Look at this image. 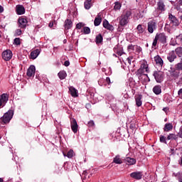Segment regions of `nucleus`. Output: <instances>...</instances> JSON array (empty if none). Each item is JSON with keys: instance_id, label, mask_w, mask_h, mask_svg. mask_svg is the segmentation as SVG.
<instances>
[{"instance_id": "nucleus-1", "label": "nucleus", "mask_w": 182, "mask_h": 182, "mask_svg": "<svg viewBox=\"0 0 182 182\" xmlns=\"http://www.w3.org/2000/svg\"><path fill=\"white\" fill-rule=\"evenodd\" d=\"M132 16V11H124L121 16L118 18L119 23L121 26H126L129 23V19Z\"/></svg>"}, {"instance_id": "nucleus-2", "label": "nucleus", "mask_w": 182, "mask_h": 182, "mask_svg": "<svg viewBox=\"0 0 182 182\" xmlns=\"http://www.w3.org/2000/svg\"><path fill=\"white\" fill-rule=\"evenodd\" d=\"M12 117H14V111L9 110L1 117V121L4 124H6V123H9V122H11Z\"/></svg>"}, {"instance_id": "nucleus-3", "label": "nucleus", "mask_w": 182, "mask_h": 182, "mask_svg": "<svg viewBox=\"0 0 182 182\" xmlns=\"http://www.w3.org/2000/svg\"><path fill=\"white\" fill-rule=\"evenodd\" d=\"M154 77L157 83H161L164 80V73L161 71H154Z\"/></svg>"}, {"instance_id": "nucleus-4", "label": "nucleus", "mask_w": 182, "mask_h": 182, "mask_svg": "<svg viewBox=\"0 0 182 182\" xmlns=\"http://www.w3.org/2000/svg\"><path fill=\"white\" fill-rule=\"evenodd\" d=\"M9 100V95L6 93H4L1 95H0V109L4 107Z\"/></svg>"}, {"instance_id": "nucleus-5", "label": "nucleus", "mask_w": 182, "mask_h": 182, "mask_svg": "<svg viewBox=\"0 0 182 182\" xmlns=\"http://www.w3.org/2000/svg\"><path fill=\"white\" fill-rule=\"evenodd\" d=\"M130 177L134 180H141L143 178L142 171H134L130 173Z\"/></svg>"}, {"instance_id": "nucleus-6", "label": "nucleus", "mask_w": 182, "mask_h": 182, "mask_svg": "<svg viewBox=\"0 0 182 182\" xmlns=\"http://www.w3.org/2000/svg\"><path fill=\"white\" fill-rule=\"evenodd\" d=\"M156 29H157V23L153 21H149L148 23V32L153 33Z\"/></svg>"}, {"instance_id": "nucleus-7", "label": "nucleus", "mask_w": 182, "mask_h": 182, "mask_svg": "<svg viewBox=\"0 0 182 182\" xmlns=\"http://www.w3.org/2000/svg\"><path fill=\"white\" fill-rule=\"evenodd\" d=\"M2 58L4 60H11L12 59V51L11 50H4L2 53Z\"/></svg>"}, {"instance_id": "nucleus-8", "label": "nucleus", "mask_w": 182, "mask_h": 182, "mask_svg": "<svg viewBox=\"0 0 182 182\" xmlns=\"http://www.w3.org/2000/svg\"><path fill=\"white\" fill-rule=\"evenodd\" d=\"M26 25H28V20L23 17H20L18 18L19 28H21V29H25V28H26Z\"/></svg>"}, {"instance_id": "nucleus-9", "label": "nucleus", "mask_w": 182, "mask_h": 182, "mask_svg": "<svg viewBox=\"0 0 182 182\" xmlns=\"http://www.w3.org/2000/svg\"><path fill=\"white\" fill-rule=\"evenodd\" d=\"M71 129L73 133H77V129H79V125H77V122L75 119H72L70 121Z\"/></svg>"}, {"instance_id": "nucleus-10", "label": "nucleus", "mask_w": 182, "mask_h": 182, "mask_svg": "<svg viewBox=\"0 0 182 182\" xmlns=\"http://www.w3.org/2000/svg\"><path fill=\"white\" fill-rule=\"evenodd\" d=\"M168 19L171 23L173 25V26H178V25H180V23L178 22V19H177V18H176V16H174L173 14H169Z\"/></svg>"}, {"instance_id": "nucleus-11", "label": "nucleus", "mask_w": 182, "mask_h": 182, "mask_svg": "<svg viewBox=\"0 0 182 182\" xmlns=\"http://www.w3.org/2000/svg\"><path fill=\"white\" fill-rule=\"evenodd\" d=\"M156 37L157 38L158 41L161 42V43H166V42H167V36H166L164 33H157Z\"/></svg>"}, {"instance_id": "nucleus-12", "label": "nucleus", "mask_w": 182, "mask_h": 182, "mask_svg": "<svg viewBox=\"0 0 182 182\" xmlns=\"http://www.w3.org/2000/svg\"><path fill=\"white\" fill-rule=\"evenodd\" d=\"M36 69L35 68V65H31L27 70L26 75L28 77H32V76H35V71Z\"/></svg>"}, {"instance_id": "nucleus-13", "label": "nucleus", "mask_w": 182, "mask_h": 182, "mask_svg": "<svg viewBox=\"0 0 182 182\" xmlns=\"http://www.w3.org/2000/svg\"><path fill=\"white\" fill-rule=\"evenodd\" d=\"M167 59L171 63H172V62H174V60L177 59V55H176L174 50H172L168 53Z\"/></svg>"}, {"instance_id": "nucleus-14", "label": "nucleus", "mask_w": 182, "mask_h": 182, "mask_svg": "<svg viewBox=\"0 0 182 182\" xmlns=\"http://www.w3.org/2000/svg\"><path fill=\"white\" fill-rule=\"evenodd\" d=\"M102 25L104 26V28L105 29H107L108 31H114V27L111 25L110 23H109V21H107V20H104Z\"/></svg>"}, {"instance_id": "nucleus-15", "label": "nucleus", "mask_w": 182, "mask_h": 182, "mask_svg": "<svg viewBox=\"0 0 182 182\" xmlns=\"http://www.w3.org/2000/svg\"><path fill=\"white\" fill-rule=\"evenodd\" d=\"M16 11L17 15H23L25 14V7L22 5H17L16 6Z\"/></svg>"}, {"instance_id": "nucleus-16", "label": "nucleus", "mask_w": 182, "mask_h": 182, "mask_svg": "<svg viewBox=\"0 0 182 182\" xmlns=\"http://www.w3.org/2000/svg\"><path fill=\"white\" fill-rule=\"evenodd\" d=\"M157 10L161 12H164V11H166V5H164L163 1L161 0L157 3Z\"/></svg>"}, {"instance_id": "nucleus-17", "label": "nucleus", "mask_w": 182, "mask_h": 182, "mask_svg": "<svg viewBox=\"0 0 182 182\" xmlns=\"http://www.w3.org/2000/svg\"><path fill=\"white\" fill-rule=\"evenodd\" d=\"M114 52L118 55V56H122L123 54V48L120 46H115L114 48Z\"/></svg>"}, {"instance_id": "nucleus-18", "label": "nucleus", "mask_w": 182, "mask_h": 182, "mask_svg": "<svg viewBox=\"0 0 182 182\" xmlns=\"http://www.w3.org/2000/svg\"><path fill=\"white\" fill-rule=\"evenodd\" d=\"M141 99H143V95H138L135 96V102L138 107H140V106L143 105V102H141Z\"/></svg>"}, {"instance_id": "nucleus-19", "label": "nucleus", "mask_w": 182, "mask_h": 182, "mask_svg": "<svg viewBox=\"0 0 182 182\" xmlns=\"http://www.w3.org/2000/svg\"><path fill=\"white\" fill-rule=\"evenodd\" d=\"M40 54H41V50L36 49L31 53V59H33V60L36 59V58H38V56H39Z\"/></svg>"}, {"instance_id": "nucleus-20", "label": "nucleus", "mask_w": 182, "mask_h": 182, "mask_svg": "<svg viewBox=\"0 0 182 182\" xmlns=\"http://www.w3.org/2000/svg\"><path fill=\"white\" fill-rule=\"evenodd\" d=\"M73 26V23L70 19H66L64 23V27L65 29H70Z\"/></svg>"}, {"instance_id": "nucleus-21", "label": "nucleus", "mask_w": 182, "mask_h": 182, "mask_svg": "<svg viewBox=\"0 0 182 182\" xmlns=\"http://www.w3.org/2000/svg\"><path fill=\"white\" fill-rule=\"evenodd\" d=\"M125 161L128 166H134L136 164V159L134 158L127 157Z\"/></svg>"}, {"instance_id": "nucleus-22", "label": "nucleus", "mask_w": 182, "mask_h": 182, "mask_svg": "<svg viewBox=\"0 0 182 182\" xmlns=\"http://www.w3.org/2000/svg\"><path fill=\"white\" fill-rule=\"evenodd\" d=\"M69 92L73 97H77V90H76V88L70 87Z\"/></svg>"}, {"instance_id": "nucleus-23", "label": "nucleus", "mask_w": 182, "mask_h": 182, "mask_svg": "<svg viewBox=\"0 0 182 182\" xmlns=\"http://www.w3.org/2000/svg\"><path fill=\"white\" fill-rule=\"evenodd\" d=\"M171 130H173V124H171V123H166L164 125V132H171Z\"/></svg>"}, {"instance_id": "nucleus-24", "label": "nucleus", "mask_w": 182, "mask_h": 182, "mask_svg": "<svg viewBox=\"0 0 182 182\" xmlns=\"http://www.w3.org/2000/svg\"><path fill=\"white\" fill-rule=\"evenodd\" d=\"M154 60L156 63V65H159V66H163L164 65V62H163V59H161L160 58V55H156L154 57Z\"/></svg>"}, {"instance_id": "nucleus-25", "label": "nucleus", "mask_w": 182, "mask_h": 182, "mask_svg": "<svg viewBox=\"0 0 182 182\" xmlns=\"http://www.w3.org/2000/svg\"><path fill=\"white\" fill-rule=\"evenodd\" d=\"M113 163H114L115 164H123V160H122V158H120V155H117L114 158Z\"/></svg>"}, {"instance_id": "nucleus-26", "label": "nucleus", "mask_w": 182, "mask_h": 182, "mask_svg": "<svg viewBox=\"0 0 182 182\" xmlns=\"http://www.w3.org/2000/svg\"><path fill=\"white\" fill-rule=\"evenodd\" d=\"M153 92L155 93V95H160L161 93V86L155 85L153 87Z\"/></svg>"}, {"instance_id": "nucleus-27", "label": "nucleus", "mask_w": 182, "mask_h": 182, "mask_svg": "<svg viewBox=\"0 0 182 182\" xmlns=\"http://www.w3.org/2000/svg\"><path fill=\"white\" fill-rule=\"evenodd\" d=\"M63 154L64 157H68V159H72V157H73L75 156V152L73 151V149H70V151H68L67 154L65 152H63Z\"/></svg>"}, {"instance_id": "nucleus-28", "label": "nucleus", "mask_w": 182, "mask_h": 182, "mask_svg": "<svg viewBox=\"0 0 182 182\" xmlns=\"http://www.w3.org/2000/svg\"><path fill=\"white\" fill-rule=\"evenodd\" d=\"M95 42L97 45H100L103 42V36L102 34H98L95 38Z\"/></svg>"}, {"instance_id": "nucleus-29", "label": "nucleus", "mask_w": 182, "mask_h": 182, "mask_svg": "<svg viewBox=\"0 0 182 182\" xmlns=\"http://www.w3.org/2000/svg\"><path fill=\"white\" fill-rule=\"evenodd\" d=\"M144 32V28H143L141 24L138 25L136 27V33L139 35V36H140V35H141Z\"/></svg>"}, {"instance_id": "nucleus-30", "label": "nucleus", "mask_w": 182, "mask_h": 182, "mask_svg": "<svg viewBox=\"0 0 182 182\" xmlns=\"http://www.w3.org/2000/svg\"><path fill=\"white\" fill-rule=\"evenodd\" d=\"M84 8L85 9H89L92 8V0H85L84 2Z\"/></svg>"}, {"instance_id": "nucleus-31", "label": "nucleus", "mask_w": 182, "mask_h": 182, "mask_svg": "<svg viewBox=\"0 0 182 182\" xmlns=\"http://www.w3.org/2000/svg\"><path fill=\"white\" fill-rule=\"evenodd\" d=\"M177 139H178V136L176 135V134H169L166 140H177Z\"/></svg>"}, {"instance_id": "nucleus-32", "label": "nucleus", "mask_w": 182, "mask_h": 182, "mask_svg": "<svg viewBox=\"0 0 182 182\" xmlns=\"http://www.w3.org/2000/svg\"><path fill=\"white\" fill-rule=\"evenodd\" d=\"M68 75L66 74V71H60L58 73V77L61 80H63Z\"/></svg>"}, {"instance_id": "nucleus-33", "label": "nucleus", "mask_w": 182, "mask_h": 182, "mask_svg": "<svg viewBox=\"0 0 182 182\" xmlns=\"http://www.w3.org/2000/svg\"><path fill=\"white\" fill-rule=\"evenodd\" d=\"M147 63H144L141 65L140 68L139 69V72H144V70L148 67Z\"/></svg>"}, {"instance_id": "nucleus-34", "label": "nucleus", "mask_w": 182, "mask_h": 182, "mask_svg": "<svg viewBox=\"0 0 182 182\" xmlns=\"http://www.w3.org/2000/svg\"><path fill=\"white\" fill-rule=\"evenodd\" d=\"M175 52L176 53V55H178V56H179V58H181V56H182V48L181 47H178L175 50Z\"/></svg>"}, {"instance_id": "nucleus-35", "label": "nucleus", "mask_w": 182, "mask_h": 182, "mask_svg": "<svg viewBox=\"0 0 182 182\" xmlns=\"http://www.w3.org/2000/svg\"><path fill=\"white\" fill-rule=\"evenodd\" d=\"M167 138L166 136L161 135L159 137V141L161 143H164V144H167V141H166Z\"/></svg>"}, {"instance_id": "nucleus-36", "label": "nucleus", "mask_w": 182, "mask_h": 182, "mask_svg": "<svg viewBox=\"0 0 182 182\" xmlns=\"http://www.w3.org/2000/svg\"><path fill=\"white\" fill-rule=\"evenodd\" d=\"M82 32L85 35H89V33H90V28L84 27L82 29Z\"/></svg>"}, {"instance_id": "nucleus-37", "label": "nucleus", "mask_w": 182, "mask_h": 182, "mask_svg": "<svg viewBox=\"0 0 182 182\" xmlns=\"http://www.w3.org/2000/svg\"><path fill=\"white\" fill-rule=\"evenodd\" d=\"M100 23H102V19L95 18V21H94L95 26H99V25H100Z\"/></svg>"}, {"instance_id": "nucleus-38", "label": "nucleus", "mask_w": 182, "mask_h": 182, "mask_svg": "<svg viewBox=\"0 0 182 182\" xmlns=\"http://www.w3.org/2000/svg\"><path fill=\"white\" fill-rule=\"evenodd\" d=\"M120 8H122V4L119 2H116L114 6V9L115 11H119Z\"/></svg>"}, {"instance_id": "nucleus-39", "label": "nucleus", "mask_w": 182, "mask_h": 182, "mask_svg": "<svg viewBox=\"0 0 182 182\" xmlns=\"http://www.w3.org/2000/svg\"><path fill=\"white\" fill-rule=\"evenodd\" d=\"M157 42H159V39L156 36H155V38L154 39V41L152 43V48H154V49H156L157 46Z\"/></svg>"}, {"instance_id": "nucleus-40", "label": "nucleus", "mask_w": 182, "mask_h": 182, "mask_svg": "<svg viewBox=\"0 0 182 182\" xmlns=\"http://www.w3.org/2000/svg\"><path fill=\"white\" fill-rule=\"evenodd\" d=\"M176 70H182V63H178L175 65Z\"/></svg>"}, {"instance_id": "nucleus-41", "label": "nucleus", "mask_w": 182, "mask_h": 182, "mask_svg": "<svg viewBox=\"0 0 182 182\" xmlns=\"http://www.w3.org/2000/svg\"><path fill=\"white\" fill-rule=\"evenodd\" d=\"M132 59L133 57H128L125 60V65H132Z\"/></svg>"}, {"instance_id": "nucleus-42", "label": "nucleus", "mask_w": 182, "mask_h": 182, "mask_svg": "<svg viewBox=\"0 0 182 182\" xmlns=\"http://www.w3.org/2000/svg\"><path fill=\"white\" fill-rule=\"evenodd\" d=\"M83 26H85V23H78L76 25V29H82V28H83Z\"/></svg>"}, {"instance_id": "nucleus-43", "label": "nucleus", "mask_w": 182, "mask_h": 182, "mask_svg": "<svg viewBox=\"0 0 182 182\" xmlns=\"http://www.w3.org/2000/svg\"><path fill=\"white\" fill-rule=\"evenodd\" d=\"M20 35H22V30L21 29L16 30L15 36H20Z\"/></svg>"}, {"instance_id": "nucleus-44", "label": "nucleus", "mask_w": 182, "mask_h": 182, "mask_svg": "<svg viewBox=\"0 0 182 182\" xmlns=\"http://www.w3.org/2000/svg\"><path fill=\"white\" fill-rule=\"evenodd\" d=\"M87 126L88 127H95V122H93L92 120L88 122Z\"/></svg>"}, {"instance_id": "nucleus-45", "label": "nucleus", "mask_w": 182, "mask_h": 182, "mask_svg": "<svg viewBox=\"0 0 182 182\" xmlns=\"http://www.w3.org/2000/svg\"><path fill=\"white\" fill-rule=\"evenodd\" d=\"M14 44L15 45H21V39L19 38H16L14 39Z\"/></svg>"}, {"instance_id": "nucleus-46", "label": "nucleus", "mask_w": 182, "mask_h": 182, "mask_svg": "<svg viewBox=\"0 0 182 182\" xmlns=\"http://www.w3.org/2000/svg\"><path fill=\"white\" fill-rule=\"evenodd\" d=\"M105 82H106L107 85H108L109 86V85H112V83H113V82H112L110 80V77H106Z\"/></svg>"}, {"instance_id": "nucleus-47", "label": "nucleus", "mask_w": 182, "mask_h": 182, "mask_svg": "<svg viewBox=\"0 0 182 182\" xmlns=\"http://www.w3.org/2000/svg\"><path fill=\"white\" fill-rule=\"evenodd\" d=\"M176 39L178 42H180V43L182 45V36L181 35L177 36Z\"/></svg>"}, {"instance_id": "nucleus-48", "label": "nucleus", "mask_w": 182, "mask_h": 182, "mask_svg": "<svg viewBox=\"0 0 182 182\" xmlns=\"http://www.w3.org/2000/svg\"><path fill=\"white\" fill-rule=\"evenodd\" d=\"M103 79H101V80H100L99 81H98V84L100 85V86H107V84H106V83H105V84H103Z\"/></svg>"}, {"instance_id": "nucleus-49", "label": "nucleus", "mask_w": 182, "mask_h": 182, "mask_svg": "<svg viewBox=\"0 0 182 182\" xmlns=\"http://www.w3.org/2000/svg\"><path fill=\"white\" fill-rule=\"evenodd\" d=\"M178 95L181 99H182V88L178 91Z\"/></svg>"}, {"instance_id": "nucleus-50", "label": "nucleus", "mask_w": 182, "mask_h": 182, "mask_svg": "<svg viewBox=\"0 0 182 182\" xmlns=\"http://www.w3.org/2000/svg\"><path fill=\"white\" fill-rule=\"evenodd\" d=\"M178 178L179 182H182V173L178 175Z\"/></svg>"}, {"instance_id": "nucleus-51", "label": "nucleus", "mask_w": 182, "mask_h": 182, "mask_svg": "<svg viewBox=\"0 0 182 182\" xmlns=\"http://www.w3.org/2000/svg\"><path fill=\"white\" fill-rule=\"evenodd\" d=\"M97 19H101L102 21V14L101 13H99L97 16V17H95Z\"/></svg>"}, {"instance_id": "nucleus-52", "label": "nucleus", "mask_w": 182, "mask_h": 182, "mask_svg": "<svg viewBox=\"0 0 182 182\" xmlns=\"http://www.w3.org/2000/svg\"><path fill=\"white\" fill-rule=\"evenodd\" d=\"M49 28H53V22L50 21L48 24Z\"/></svg>"}, {"instance_id": "nucleus-53", "label": "nucleus", "mask_w": 182, "mask_h": 182, "mask_svg": "<svg viewBox=\"0 0 182 182\" xmlns=\"http://www.w3.org/2000/svg\"><path fill=\"white\" fill-rule=\"evenodd\" d=\"M64 65L65 66H69V65H70V63H69V61L66 60V61H65Z\"/></svg>"}, {"instance_id": "nucleus-54", "label": "nucleus", "mask_w": 182, "mask_h": 182, "mask_svg": "<svg viewBox=\"0 0 182 182\" xmlns=\"http://www.w3.org/2000/svg\"><path fill=\"white\" fill-rule=\"evenodd\" d=\"M4 12V7L0 5V14H2Z\"/></svg>"}, {"instance_id": "nucleus-55", "label": "nucleus", "mask_w": 182, "mask_h": 182, "mask_svg": "<svg viewBox=\"0 0 182 182\" xmlns=\"http://www.w3.org/2000/svg\"><path fill=\"white\" fill-rule=\"evenodd\" d=\"M163 111L165 112V113H167V112H168V108L164 107L163 108Z\"/></svg>"}, {"instance_id": "nucleus-56", "label": "nucleus", "mask_w": 182, "mask_h": 182, "mask_svg": "<svg viewBox=\"0 0 182 182\" xmlns=\"http://www.w3.org/2000/svg\"><path fill=\"white\" fill-rule=\"evenodd\" d=\"M178 5H179L180 6H182V0H178Z\"/></svg>"}, {"instance_id": "nucleus-57", "label": "nucleus", "mask_w": 182, "mask_h": 182, "mask_svg": "<svg viewBox=\"0 0 182 182\" xmlns=\"http://www.w3.org/2000/svg\"><path fill=\"white\" fill-rule=\"evenodd\" d=\"M128 49H129V50H130V49H134V46H128Z\"/></svg>"}, {"instance_id": "nucleus-58", "label": "nucleus", "mask_w": 182, "mask_h": 182, "mask_svg": "<svg viewBox=\"0 0 182 182\" xmlns=\"http://www.w3.org/2000/svg\"><path fill=\"white\" fill-rule=\"evenodd\" d=\"M144 71L146 72V73H149V66L145 68Z\"/></svg>"}, {"instance_id": "nucleus-59", "label": "nucleus", "mask_w": 182, "mask_h": 182, "mask_svg": "<svg viewBox=\"0 0 182 182\" xmlns=\"http://www.w3.org/2000/svg\"><path fill=\"white\" fill-rule=\"evenodd\" d=\"M0 182H4V179L0 178Z\"/></svg>"}, {"instance_id": "nucleus-60", "label": "nucleus", "mask_w": 182, "mask_h": 182, "mask_svg": "<svg viewBox=\"0 0 182 182\" xmlns=\"http://www.w3.org/2000/svg\"><path fill=\"white\" fill-rule=\"evenodd\" d=\"M179 107L182 108V102H181V103L179 105Z\"/></svg>"}, {"instance_id": "nucleus-61", "label": "nucleus", "mask_w": 182, "mask_h": 182, "mask_svg": "<svg viewBox=\"0 0 182 182\" xmlns=\"http://www.w3.org/2000/svg\"><path fill=\"white\" fill-rule=\"evenodd\" d=\"M179 18H180V20L182 21V16H181Z\"/></svg>"}, {"instance_id": "nucleus-62", "label": "nucleus", "mask_w": 182, "mask_h": 182, "mask_svg": "<svg viewBox=\"0 0 182 182\" xmlns=\"http://www.w3.org/2000/svg\"><path fill=\"white\" fill-rule=\"evenodd\" d=\"M155 16H159V14H156Z\"/></svg>"}, {"instance_id": "nucleus-63", "label": "nucleus", "mask_w": 182, "mask_h": 182, "mask_svg": "<svg viewBox=\"0 0 182 182\" xmlns=\"http://www.w3.org/2000/svg\"><path fill=\"white\" fill-rule=\"evenodd\" d=\"M168 32H170V30H168Z\"/></svg>"}, {"instance_id": "nucleus-64", "label": "nucleus", "mask_w": 182, "mask_h": 182, "mask_svg": "<svg viewBox=\"0 0 182 182\" xmlns=\"http://www.w3.org/2000/svg\"><path fill=\"white\" fill-rule=\"evenodd\" d=\"M114 56H116V55H115V54H114Z\"/></svg>"}]
</instances>
